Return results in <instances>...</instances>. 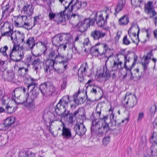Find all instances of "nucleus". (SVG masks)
<instances>
[{
    "label": "nucleus",
    "instance_id": "f257e3e1",
    "mask_svg": "<svg viewBox=\"0 0 157 157\" xmlns=\"http://www.w3.org/2000/svg\"><path fill=\"white\" fill-rule=\"evenodd\" d=\"M74 1V0H71L67 6H66L65 4H63V5L65 6V9L63 11L56 13H54L52 12L50 13L48 16L50 19L55 18V21H57L58 23H60L63 21H65L66 19H68L69 17V16L66 13V11L68 10V7Z\"/></svg>",
    "mask_w": 157,
    "mask_h": 157
},
{
    "label": "nucleus",
    "instance_id": "f03ea898",
    "mask_svg": "<svg viewBox=\"0 0 157 157\" xmlns=\"http://www.w3.org/2000/svg\"><path fill=\"white\" fill-rule=\"evenodd\" d=\"M40 89L43 96H49L57 94L54 86L50 82L48 81L41 84L40 86Z\"/></svg>",
    "mask_w": 157,
    "mask_h": 157
},
{
    "label": "nucleus",
    "instance_id": "7ed1b4c3",
    "mask_svg": "<svg viewBox=\"0 0 157 157\" xmlns=\"http://www.w3.org/2000/svg\"><path fill=\"white\" fill-rule=\"evenodd\" d=\"M95 112L98 115V118L100 119L101 126H100L101 136H102L104 133H106L110 130V128L109 125V124L106 122L108 119V115L103 116V117H100L101 114V109L96 107L95 110Z\"/></svg>",
    "mask_w": 157,
    "mask_h": 157
},
{
    "label": "nucleus",
    "instance_id": "20e7f679",
    "mask_svg": "<svg viewBox=\"0 0 157 157\" xmlns=\"http://www.w3.org/2000/svg\"><path fill=\"white\" fill-rule=\"evenodd\" d=\"M90 118L92 120L90 128L91 134L93 136L101 137L100 129V121L94 117V113H92Z\"/></svg>",
    "mask_w": 157,
    "mask_h": 157
},
{
    "label": "nucleus",
    "instance_id": "39448f33",
    "mask_svg": "<svg viewBox=\"0 0 157 157\" xmlns=\"http://www.w3.org/2000/svg\"><path fill=\"white\" fill-rule=\"evenodd\" d=\"M68 95L63 97L59 101L57 104L55 106V112L56 114H60L61 113L62 108L67 109L68 107V103L70 101Z\"/></svg>",
    "mask_w": 157,
    "mask_h": 157
},
{
    "label": "nucleus",
    "instance_id": "423d86ee",
    "mask_svg": "<svg viewBox=\"0 0 157 157\" xmlns=\"http://www.w3.org/2000/svg\"><path fill=\"white\" fill-rule=\"evenodd\" d=\"M94 21H91V19L86 18L80 21L78 25V31L82 33L86 31L90 26L94 25Z\"/></svg>",
    "mask_w": 157,
    "mask_h": 157
},
{
    "label": "nucleus",
    "instance_id": "0eeeda50",
    "mask_svg": "<svg viewBox=\"0 0 157 157\" xmlns=\"http://www.w3.org/2000/svg\"><path fill=\"white\" fill-rule=\"evenodd\" d=\"M94 16V17L91 19V21L94 20V24L96 21L97 24L98 26L100 27H104L106 24L107 21L106 20H104V18L102 17V14L99 12L94 13L92 14Z\"/></svg>",
    "mask_w": 157,
    "mask_h": 157
},
{
    "label": "nucleus",
    "instance_id": "6e6552de",
    "mask_svg": "<svg viewBox=\"0 0 157 157\" xmlns=\"http://www.w3.org/2000/svg\"><path fill=\"white\" fill-rule=\"evenodd\" d=\"M99 44H97L94 46L90 48L89 51L90 53L93 55H98L99 54L100 55L105 54L106 52L107 49H108V45L106 44H102L101 46L102 47L103 51L98 50V48H97V46L99 45Z\"/></svg>",
    "mask_w": 157,
    "mask_h": 157
},
{
    "label": "nucleus",
    "instance_id": "1a4fd4ad",
    "mask_svg": "<svg viewBox=\"0 0 157 157\" xmlns=\"http://www.w3.org/2000/svg\"><path fill=\"white\" fill-rule=\"evenodd\" d=\"M30 80L32 81V82L29 84L27 87L28 90H30V93L31 94L32 97L36 98L38 96L40 90V88H38L37 86V84L33 82L34 81H36L33 78H31Z\"/></svg>",
    "mask_w": 157,
    "mask_h": 157
},
{
    "label": "nucleus",
    "instance_id": "9d476101",
    "mask_svg": "<svg viewBox=\"0 0 157 157\" xmlns=\"http://www.w3.org/2000/svg\"><path fill=\"white\" fill-rule=\"evenodd\" d=\"M68 35L58 34L54 36L52 38V43L53 46L58 48L60 44L63 41L64 39L67 40L69 38Z\"/></svg>",
    "mask_w": 157,
    "mask_h": 157
},
{
    "label": "nucleus",
    "instance_id": "9b49d317",
    "mask_svg": "<svg viewBox=\"0 0 157 157\" xmlns=\"http://www.w3.org/2000/svg\"><path fill=\"white\" fill-rule=\"evenodd\" d=\"M56 63H61L63 65V68L66 69L68 64V61L69 58L64 56L63 54L58 52L57 54L56 55Z\"/></svg>",
    "mask_w": 157,
    "mask_h": 157
},
{
    "label": "nucleus",
    "instance_id": "f8f14e48",
    "mask_svg": "<svg viewBox=\"0 0 157 157\" xmlns=\"http://www.w3.org/2000/svg\"><path fill=\"white\" fill-rule=\"evenodd\" d=\"M10 57L13 61L18 62L20 61L23 58L24 53L22 48L18 49V52L10 54Z\"/></svg>",
    "mask_w": 157,
    "mask_h": 157
},
{
    "label": "nucleus",
    "instance_id": "ddd939ff",
    "mask_svg": "<svg viewBox=\"0 0 157 157\" xmlns=\"http://www.w3.org/2000/svg\"><path fill=\"white\" fill-rule=\"evenodd\" d=\"M12 31L11 30L10 25L8 23H4L1 27L2 36H10Z\"/></svg>",
    "mask_w": 157,
    "mask_h": 157
},
{
    "label": "nucleus",
    "instance_id": "4468645a",
    "mask_svg": "<svg viewBox=\"0 0 157 157\" xmlns=\"http://www.w3.org/2000/svg\"><path fill=\"white\" fill-rule=\"evenodd\" d=\"M74 129L75 132L76 134L80 136L83 135L86 131L83 122L76 124L74 126Z\"/></svg>",
    "mask_w": 157,
    "mask_h": 157
},
{
    "label": "nucleus",
    "instance_id": "2eb2a0df",
    "mask_svg": "<svg viewBox=\"0 0 157 157\" xmlns=\"http://www.w3.org/2000/svg\"><path fill=\"white\" fill-rule=\"evenodd\" d=\"M106 34L105 33L103 32L100 30L95 29L91 32L90 36L94 40H98L103 38Z\"/></svg>",
    "mask_w": 157,
    "mask_h": 157
},
{
    "label": "nucleus",
    "instance_id": "dca6fc26",
    "mask_svg": "<svg viewBox=\"0 0 157 157\" xmlns=\"http://www.w3.org/2000/svg\"><path fill=\"white\" fill-rule=\"evenodd\" d=\"M87 5L86 2H80L79 0H76V2L74 4L71 6V9H69V12H71L73 10H75V11L81 9L83 8L86 7Z\"/></svg>",
    "mask_w": 157,
    "mask_h": 157
},
{
    "label": "nucleus",
    "instance_id": "f3484780",
    "mask_svg": "<svg viewBox=\"0 0 157 157\" xmlns=\"http://www.w3.org/2000/svg\"><path fill=\"white\" fill-rule=\"evenodd\" d=\"M33 9L34 8L32 4H26L23 7L22 12L24 14L30 17L33 13Z\"/></svg>",
    "mask_w": 157,
    "mask_h": 157
},
{
    "label": "nucleus",
    "instance_id": "a211bd4d",
    "mask_svg": "<svg viewBox=\"0 0 157 157\" xmlns=\"http://www.w3.org/2000/svg\"><path fill=\"white\" fill-rule=\"evenodd\" d=\"M62 123L63 127L62 129V133L61 134L63 138L65 139H69L71 137V133L70 129L65 127L64 123L62 122V119L59 121Z\"/></svg>",
    "mask_w": 157,
    "mask_h": 157
},
{
    "label": "nucleus",
    "instance_id": "6ab92c4d",
    "mask_svg": "<svg viewBox=\"0 0 157 157\" xmlns=\"http://www.w3.org/2000/svg\"><path fill=\"white\" fill-rule=\"evenodd\" d=\"M88 68V66L87 65V63L82 64L80 66L79 69L78 71V75L79 78L80 79H82L84 75H86V69ZM79 80L81 82V80H79V78H78Z\"/></svg>",
    "mask_w": 157,
    "mask_h": 157
},
{
    "label": "nucleus",
    "instance_id": "aec40b11",
    "mask_svg": "<svg viewBox=\"0 0 157 157\" xmlns=\"http://www.w3.org/2000/svg\"><path fill=\"white\" fill-rule=\"evenodd\" d=\"M137 103V99L136 95L134 94L129 95V96L127 98V100L126 101V104H129V109L133 108Z\"/></svg>",
    "mask_w": 157,
    "mask_h": 157
},
{
    "label": "nucleus",
    "instance_id": "412c9836",
    "mask_svg": "<svg viewBox=\"0 0 157 157\" xmlns=\"http://www.w3.org/2000/svg\"><path fill=\"white\" fill-rule=\"evenodd\" d=\"M41 61L39 58L34 59L33 61L32 65L33 66V69L36 72V74L39 73V67H41L40 64Z\"/></svg>",
    "mask_w": 157,
    "mask_h": 157
},
{
    "label": "nucleus",
    "instance_id": "4be33fe9",
    "mask_svg": "<svg viewBox=\"0 0 157 157\" xmlns=\"http://www.w3.org/2000/svg\"><path fill=\"white\" fill-rule=\"evenodd\" d=\"M18 157H36L35 153L28 150L20 151Z\"/></svg>",
    "mask_w": 157,
    "mask_h": 157
},
{
    "label": "nucleus",
    "instance_id": "5701e85b",
    "mask_svg": "<svg viewBox=\"0 0 157 157\" xmlns=\"http://www.w3.org/2000/svg\"><path fill=\"white\" fill-rule=\"evenodd\" d=\"M152 2L151 1H148L147 4L145 5V10L146 12L148 14H152V16H154L156 14L154 10L151 7Z\"/></svg>",
    "mask_w": 157,
    "mask_h": 157
},
{
    "label": "nucleus",
    "instance_id": "b1692460",
    "mask_svg": "<svg viewBox=\"0 0 157 157\" xmlns=\"http://www.w3.org/2000/svg\"><path fill=\"white\" fill-rule=\"evenodd\" d=\"M124 50H121L120 53V54L121 55H123L124 56V67L125 69L127 71H130L131 70V69L132 68V65L129 67H128L127 66H126V63L127 62H130L129 60V57L128 56V55L127 54H124Z\"/></svg>",
    "mask_w": 157,
    "mask_h": 157
},
{
    "label": "nucleus",
    "instance_id": "393cba45",
    "mask_svg": "<svg viewBox=\"0 0 157 157\" xmlns=\"http://www.w3.org/2000/svg\"><path fill=\"white\" fill-rule=\"evenodd\" d=\"M122 63V62L120 60L119 58L117 57V60L113 62V64L112 66V71H117L119 69H122L123 67H121Z\"/></svg>",
    "mask_w": 157,
    "mask_h": 157
},
{
    "label": "nucleus",
    "instance_id": "a878e982",
    "mask_svg": "<svg viewBox=\"0 0 157 157\" xmlns=\"http://www.w3.org/2000/svg\"><path fill=\"white\" fill-rule=\"evenodd\" d=\"M24 43L26 44L31 50L33 49L34 47L37 44V43H35L34 38L33 37H29L26 42H24Z\"/></svg>",
    "mask_w": 157,
    "mask_h": 157
},
{
    "label": "nucleus",
    "instance_id": "bb28decb",
    "mask_svg": "<svg viewBox=\"0 0 157 157\" xmlns=\"http://www.w3.org/2000/svg\"><path fill=\"white\" fill-rule=\"evenodd\" d=\"M16 105H9L5 106V113L9 114H11L14 112L17 109V105L18 104H16Z\"/></svg>",
    "mask_w": 157,
    "mask_h": 157
},
{
    "label": "nucleus",
    "instance_id": "cd10ccee",
    "mask_svg": "<svg viewBox=\"0 0 157 157\" xmlns=\"http://www.w3.org/2000/svg\"><path fill=\"white\" fill-rule=\"evenodd\" d=\"M2 77L5 80L12 81L14 79V75L12 72H4L2 73Z\"/></svg>",
    "mask_w": 157,
    "mask_h": 157
},
{
    "label": "nucleus",
    "instance_id": "c85d7f7f",
    "mask_svg": "<svg viewBox=\"0 0 157 157\" xmlns=\"http://www.w3.org/2000/svg\"><path fill=\"white\" fill-rule=\"evenodd\" d=\"M15 25L17 27L23 28L24 29H27L28 30H30L34 26H31L29 23L27 22H24L18 23L17 25Z\"/></svg>",
    "mask_w": 157,
    "mask_h": 157
},
{
    "label": "nucleus",
    "instance_id": "c756f323",
    "mask_svg": "<svg viewBox=\"0 0 157 157\" xmlns=\"http://www.w3.org/2000/svg\"><path fill=\"white\" fill-rule=\"evenodd\" d=\"M28 16L24 14V15H19L17 17L16 21H14L15 25H17L18 23L24 22H27Z\"/></svg>",
    "mask_w": 157,
    "mask_h": 157
},
{
    "label": "nucleus",
    "instance_id": "7c9ffc66",
    "mask_svg": "<svg viewBox=\"0 0 157 157\" xmlns=\"http://www.w3.org/2000/svg\"><path fill=\"white\" fill-rule=\"evenodd\" d=\"M10 6L9 4H8L3 7L2 8V17H7L10 13V11H9V9Z\"/></svg>",
    "mask_w": 157,
    "mask_h": 157
},
{
    "label": "nucleus",
    "instance_id": "2f4dec72",
    "mask_svg": "<svg viewBox=\"0 0 157 157\" xmlns=\"http://www.w3.org/2000/svg\"><path fill=\"white\" fill-rule=\"evenodd\" d=\"M124 4L125 3L123 0L119 2L118 5L115 7V12L114 14L115 16H116L117 14L122 10Z\"/></svg>",
    "mask_w": 157,
    "mask_h": 157
},
{
    "label": "nucleus",
    "instance_id": "473e14b6",
    "mask_svg": "<svg viewBox=\"0 0 157 157\" xmlns=\"http://www.w3.org/2000/svg\"><path fill=\"white\" fill-rule=\"evenodd\" d=\"M15 117L12 116L7 118L4 121V122L7 127L9 128L14 124Z\"/></svg>",
    "mask_w": 157,
    "mask_h": 157
},
{
    "label": "nucleus",
    "instance_id": "72a5a7b5",
    "mask_svg": "<svg viewBox=\"0 0 157 157\" xmlns=\"http://www.w3.org/2000/svg\"><path fill=\"white\" fill-rule=\"evenodd\" d=\"M29 69L28 68L24 67L19 68L18 70V75L21 77H23L28 74Z\"/></svg>",
    "mask_w": 157,
    "mask_h": 157
},
{
    "label": "nucleus",
    "instance_id": "f704fd0d",
    "mask_svg": "<svg viewBox=\"0 0 157 157\" xmlns=\"http://www.w3.org/2000/svg\"><path fill=\"white\" fill-rule=\"evenodd\" d=\"M129 21L128 17L124 15L119 20V24L123 25H127Z\"/></svg>",
    "mask_w": 157,
    "mask_h": 157
},
{
    "label": "nucleus",
    "instance_id": "c9c22d12",
    "mask_svg": "<svg viewBox=\"0 0 157 157\" xmlns=\"http://www.w3.org/2000/svg\"><path fill=\"white\" fill-rule=\"evenodd\" d=\"M83 44L84 45V48H85L84 52H88L91 46L89 38H87L85 39L84 42H83Z\"/></svg>",
    "mask_w": 157,
    "mask_h": 157
},
{
    "label": "nucleus",
    "instance_id": "e433bc0d",
    "mask_svg": "<svg viewBox=\"0 0 157 157\" xmlns=\"http://www.w3.org/2000/svg\"><path fill=\"white\" fill-rule=\"evenodd\" d=\"M77 114H78L79 116L82 118L85 117L86 116L85 110L80 108H79L78 110H76L73 113H72V115L75 117Z\"/></svg>",
    "mask_w": 157,
    "mask_h": 157
},
{
    "label": "nucleus",
    "instance_id": "4c0bfd02",
    "mask_svg": "<svg viewBox=\"0 0 157 157\" xmlns=\"http://www.w3.org/2000/svg\"><path fill=\"white\" fill-rule=\"evenodd\" d=\"M8 137L7 135L6 134H1L0 136V146L4 145L7 142L6 138Z\"/></svg>",
    "mask_w": 157,
    "mask_h": 157
},
{
    "label": "nucleus",
    "instance_id": "58836bf2",
    "mask_svg": "<svg viewBox=\"0 0 157 157\" xmlns=\"http://www.w3.org/2000/svg\"><path fill=\"white\" fill-rule=\"evenodd\" d=\"M11 101V99L7 95H4L2 98V105L6 106L9 105Z\"/></svg>",
    "mask_w": 157,
    "mask_h": 157
},
{
    "label": "nucleus",
    "instance_id": "ea45409f",
    "mask_svg": "<svg viewBox=\"0 0 157 157\" xmlns=\"http://www.w3.org/2000/svg\"><path fill=\"white\" fill-rule=\"evenodd\" d=\"M69 39V38L67 40H66V41L64 43H63L62 42L60 44V46H59L58 47L60 48L63 49L65 51L66 50V48L67 47H69L71 44L68 40Z\"/></svg>",
    "mask_w": 157,
    "mask_h": 157
},
{
    "label": "nucleus",
    "instance_id": "a19ab883",
    "mask_svg": "<svg viewBox=\"0 0 157 157\" xmlns=\"http://www.w3.org/2000/svg\"><path fill=\"white\" fill-rule=\"evenodd\" d=\"M69 7L68 8V10H67L66 11V14H67L68 16V18L67 19H66V20H67L68 19H69L70 18H75L76 19H78L79 18V16L78 15V14H76V13H73L72 14H70V13L71 12H69V11H68L70 9H69Z\"/></svg>",
    "mask_w": 157,
    "mask_h": 157
},
{
    "label": "nucleus",
    "instance_id": "79ce46f5",
    "mask_svg": "<svg viewBox=\"0 0 157 157\" xmlns=\"http://www.w3.org/2000/svg\"><path fill=\"white\" fill-rule=\"evenodd\" d=\"M56 52L55 50L52 51L48 56L47 59L56 60Z\"/></svg>",
    "mask_w": 157,
    "mask_h": 157
},
{
    "label": "nucleus",
    "instance_id": "37998d69",
    "mask_svg": "<svg viewBox=\"0 0 157 157\" xmlns=\"http://www.w3.org/2000/svg\"><path fill=\"white\" fill-rule=\"evenodd\" d=\"M150 141L151 143H157V132H154L151 137L150 139Z\"/></svg>",
    "mask_w": 157,
    "mask_h": 157
},
{
    "label": "nucleus",
    "instance_id": "c03bdc74",
    "mask_svg": "<svg viewBox=\"0 0 157 157\" xmlns=\"http://www.w3.org/2000/svg\"><path fill=\"white\" fill-rule=\"evenodd\" d=\"M8 49V47L6 45L3 48H1L0 49V52L4 56L6 57V59H8V56L6 52V51Z\"/></svg>",
    "mask_w": 157,
    "mask_h": 157
},
{
    "label": "nucleus",
    "instance_id": "a18cd8bd",
    "mask_svg": "<svg viewBox=\"0 0 157 157\" xmlns=\"http://www.w3.org/2000/svg\"><path fill=\"white\" fill-rule=\"evenodd\" d=\"M85 98L81 97L78 99H74V102L77 105H81L83 104L86 101Z\"/></svg>",
    "mask_w": 157,
    "mask_h": 157
},
{
    "label": "nucleus",
    "instance_id": "49530a36",
    "mask_svg": "<svg viewBox=\"0 0 157 157\" xmlns=\"http://www.w3.org/2000/svg\"><path fill=\"white\" fill-rule=\"evenodd\" d=\"M67 109H64V111L63 112H62V109H61V113L60 114H57L58 116H60L61 117H67L69 114L70 112L69 110H67Z\"/></svg>",
    "mask_w": 157,
    "mask_h": 157
},
{
    "label": "nucleus",
    "instance_id": "de8ad7c7",
    "mask_svg": "<svg viewBox=\"0 0 157 157\" xmlns=\"http://www.w3.org/2000/svg\"><path fill=\"white\" fill-rule=\"evenodd\" d=\"M157 112V108L155 105H152L149 109V113L151 115H153Z\"/></svg>",
    "mask_w": 157,
    "mask_h": 157
},
{
    "label": "nucleus",
    "instance_id": "09e8293b",
    "mask_svg": "<svg viewBox=\"0 0 157 157\" xmlns=\"http://www.w3.org/2000/svg\"><path fill=\"white\" fill-rule=\"evenodd\" d=\"M110 123L111 124V127L113 126H115L116 125V120L115 119H114V114H113V113L111 115V119H110Z\"/></svg>",
    "mask_w": 157,
    "mask_h": 157
},
{
    "label": "nucleus",
    "instance_id": "8fccbe9b",
    "mask_svg": "<svg viewBox=\"0 0 157 157\" xmlns=\"http://www.w3.org/2000/svg\"><path fill=\"white\" fill-rule=\"evenodd\" d=\"M55 63H56V60L48 59L47 62L46 63L48 64V65H49V67L51 68H53L54 69V65Z\"/></svg>",
    "mask_w": 157,
    "mask_h": 157
},
{
    "label": "nucleus",
    "instance_id": "3c124183",
    "mask_svg": "<svg viewBox=\"0 0 157 157\" xmlns=\"http://www.w3.org/2000/svg\"><path fill=\"white\" fill-rule=\"evenodd\" d=\"M110 136H108L104 137L102 140L103 144L105 145H107L110 141Z\"/></svg>",
    "mask_w": 157,
    "mask_h": 157
},
{
    "label": "nucleus",
    "instance_id": "603ef678",
    "mask_svg": "<svg viewBox=\"0 0 157 157\" xmlns=\"http://www.w3.org/2000/svg\"><path fill=\"white\" fill-rule=\"evenodd\" d=\"M100 89V88L97 86H94L92 88L90 91V94H92L94 95H95L98 91Z\"/></svg>",
    "mask_w": 157,
    "mask_h": 157
},
{
    "label": "nucleus",
    "instance_id": "864d4df0",
    "mask_svg": "<svg viewBox=\"0 0 157 157\" xmlns=\"http://www.w3.org/2000/svg\"><path fill=\"white\" fill-rule=\"evenodd\" d=\"M19 48V45H16L15 44L13 45V48L11 50L10 54L18 52V49Z\"/></svg>",
    "mask_w": 157,
    "mask_h": 157
},
{
    "label": "nucleus",
    "instance_id": "5fc2aeb1",
    "mask_svg": "<svg viewBox=\"0 0 157 157\" xmlns=\"http://www.w3.org/2000/svg\"><path fill=\"white\" fill-rule=\"evenodd\" d=\"M137 27L138 28V32H137V39L136 38H135V39H134V38H132L131 39L132 40L133 42L135 44H137L138 43H139V38H138V35H139V32H140V29L138 27V26H137Z\"/></svg>",
    "mask_w": 157,
    "mask_h": 157
},
{
    "label": "nucleus",
    "instance_id": "6e6d98bb",
    "mask_svg": "<svg viewBox=\"0 0 157 157\" xmlns=\"http://www.w3.org/2000/svg\"><path fill=\"white\" fill-rule=\"evenodd\" d=\"M8 128L4 122L3 123L0 124V131H6Z\"/></svg>",
    "mask_w": 157,
    "mask_h": 157
},
{
    "label": "nucleus",
    "instance_id": "4d7b16f0",
    "mask_svg": "<svg viewBox=\"0 0 157 157\" xmlns=\"http://www.w3.org/2000/svg\"><path fill=\"white\" fill-rule=\"evenodd\" d=\"M130 94H131V93H130L127 92L126 93L124 97L122 100V102L123 104L124 105L126 104V101L127 100V98L129 96V95H130Z\"/></svg>",
    "mask_w": 157,
    "mask_h": 157
},
{
    "label": "nucleus",
    "instance_id": "13d9d810",
    "mask_svg": "<svg viewBox=\"0 0 157 157\" xmlns=\"http://www.w3.org/2000/svg\"><path fill=\"white\" fill-rule=\"evenodd\" d=\"M123 44L126 45H128L130 43V41L128 39L127 36H126L123 38Z\"/></svg>",
    "mask_w": 157,
    "mask_h": 157
},
{
    "label": "nucleus",
    "instance_id": "bf43d9fd",
    "mask_svg": "<svg viewBox=\"0 0 157 157\" xmlns=\"http://www.w3.org/2000/svg\"><path fill=\"white\" fill-rule=\"evenodd\" d=\"M64 70L63 69H61L60 68L56 69L55 67H54V71L59 74H61L63 73L65 71V70H66L64 68Z\"/></svg>",
    "mask_w": 157,
    "mask_h": 157
},
{
    "label": "nucleus",
    "instance_id": "052dcab7",
    "mask_svg": "<svg viewBox=\"0 0 157 157\" xmlns=\"http://www.w3.org/2000/svg\"><path fill=\"white\" fill-rule=\"evenodd\" d=\"M44 71L46 72H48V71H50L52 68L49 67V65L46 63L44 65Z\"/></svg>",
    "mask_w": 157,
    "mask_h": 157
},
{
    "label": "nucleus",
    "instance_id": "680f3d73",
    "mask_svg": "<svg viewBox=\"0 0 157 157\" xmlns=\"http://www.w3.org/2000/svg\"><path fill=\"white\" fill-rule=\"evenodd\" d=\"M15 90H14L13 91L12 93V101H13V102H14L15 103V104H21V103H20L19 102H17L16 101V99H14V97H15Z\"/></svg>",
    "mask_w": 157,
    "mask_h": 157
},
{
    "label": "nucleus",
    "instance_id": "e2e57ef3",
    "mask_svg": "<svg viewBox=\"0 0 157 157\" xmlns=\"http://www.w3.org/2000/svg\"><path fill=\"white\" fill-rule=\"evenodd\" d=\"M75 117L73 115L72 113H70L69 114V122L70 124H71L73 123L74 120V117Z\"/></svg>",
    "mask_w": 157,
    "mask_h": 157
},
{
    "label": "nucleus",
    "instance_id": "0e129e2a",
    "mask_svg": "<svg viewBox=\"0 0 157 157\" xmlns=\"http://www.w3.org/2000/svg\"><path fill=\"white\" fill-rule=\"evenodd\" d=\"M34 100V98L31 96L30 97H28L26 99V102L29 104L32 103Z\"/></svg>",
    "mask_w": 157,
    "mask_h": 157
},
{
    "label": "nucleus",
    "instance_id": "69168bd1",
    "mask_svg": "<svg viewBox=\"0 0 157 157\" xmlns=\"http://www.w3.org/2000/svg\"><path fill=\"white\" fill-rule=\"evenodd\" d=\"M10 37H11V40L12 41H13L14 40H15V39L17 40L16 33L15 32H13V31H12Z\"/></svg>",
    "mask_w": 157,
    "mask_h": 157
},
{
    "label": "nucleus",
    "instance_id": "338daca9",
    "mask_svg": "<svg viewBox=\"0 0 157 157\" xmlns=\"http://www.w3.org/2000/svg\"><path fill=\"white\" fill-rule=\"evenodd\" d=\"M67 84V81L66 79H63V82L61 84V89L63 90L65 89L66 87V85Z\"/></svg>",
    "mask_w": 157,
    "mask_h": 157
},
{
    "label": "nucleus",
    "instance_id": "774afa93",
    "mask_svg": "<svg viewBox=\"0 0 157 157\" xmlns=\"http://www.w3.org/2000/svg\"><path fill=\"white\" fill-rule=\"evenodd\" d=\"M152 56H153V54H152V52L151 51H150L145 56V59H151V57Z\"/></svg>",
    "mask_w": 157,
    "mask_h": 157
}]
</instances>
